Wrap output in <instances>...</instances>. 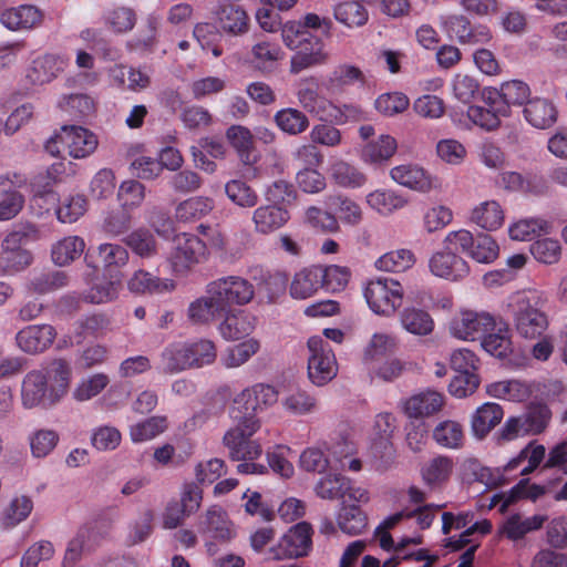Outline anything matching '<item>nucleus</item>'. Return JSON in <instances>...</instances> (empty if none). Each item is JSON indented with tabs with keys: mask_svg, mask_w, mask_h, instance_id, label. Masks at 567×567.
<instances>
[{
	"mask_svg": "<svg viewBox=\"0 0 567 567\" xmlns=\"http://www.w3.org/2000/svg\"><path fill=\"white\" fill-rule=\"evenodd\" d=\"M547 297L538 290L517 292L509 303L517 332L526 339H536L548 328V319L543 311Z\"/></svg>",
	"mask_w": 567,
	"mask_h": 567,
	"instance_id": "1",
	"label": "nucleus"
},
{
	"mask_svg": "<svg viewBox=\"0 0 567 567\" xmlns=\"http://www.w3.org/2000/svg\"><path fill=\"white\" fill-rule=\"evenodd\" d=\"M40 239V230L32 224H27L9 233L1 243L0 269L4 274H16L28 268L33 261V255L24 246Z\"/></svg>",
	"mask_w": 567,
	"mask_h": 567,
	"instance_id": "2",
	"label": "nucleus"
},
{
	"mask_svg": "<svg viewBox=\"0 0 567 567\" xmlns=\"http://www.w3.org/2000/svg\"><path fill=\"white\" fill-rule=\"evenodd\" d=\"M363 296L375 315L391 317L402 305L404 289L393 278L378 277L368 281Z\"/></svg>",
	"mask_w": 567,
	"mask_h": 567,
	"instance_id": "3",
	"label": "nucleus"
},
{
	"mask_svg": "<svg viewBox=\"0 0 567 567\" xmlns=\"http://www.w3.org/2000/svg\"><path fill=\"white\" fill-rule=\"evenodd\" d=\"M237 424L229 429L223 437V444L228 450L229 457L234 461H252L258 458L262 449L258 441L250 437L260 427L256 417H248L246 421H235Z\"/></svg>",
	"mask_w": 567,
	"mask_h": 567,
	"instance_id": "4",
	"label": "nucleus"
},
{
	"mask_svg": "<svg viewBox=\"0 0 567 567\" xmlns=\"http://www.w3.org/2000/svg\"><path fill=\"white\" fill-rule=\"evenodd\" d=\"M206 257V243L196 235L177 234L172 241L167 262L175 275L185 276Z\"/></svg>",
	"mask_w": 567,
	"mask_h": 567,
	"instance_id": "5",
	"label": "nucleus"
},
{
	"mask_svg": "<svg viewBox=\"0 0 567 567\" xmlns=\"http://www.w3.org/2000/svg\"><path fill=\"white\" fill-rule=\"evenodd\" d=\"M215 29L219 33L240 35L249 32L250 18L246 10L237 4L225 2L219 3L214 11ZM214 25L207 22L197 23L194 28V35L213 33Z\"/></svg>",
	"mask_w": 567,
	"mask_h": 567,
	"instance_id": "6",
	"label": "nucleus"
},
{
	"mask_svg": "<svg viewBox=\"0 0 567 567\" xmlns=\"http://www.w3.org/2000/svg\"><path fill=\"white\" fill-rule=\"evenodd\" d=\"M308 378L317 386H322L336 378L337 359L329 342L313 336L308 340Z\"/></svg>",
	"mask_w": 567,
	"mask_h": 567,
	"instance_id": "7",
	"label": "nucleus"
},
{
	"mask_svg": "<svg viewBox=\"0 0 567 567\" xmlns=\"http://www.w3.org/2000/svg\"><path fill=\"white\" fill-rule=\"evenodd\" d=\"M494 330H496V319L485 311L462 310L450 322L451 334L464 341L481 339Z\"/></svg>",
	"mask_w": 567,
	"mask_h": 567,
	"instance_id": "8",
	"label": "nucleus"
},
{
	"mask_svg": "<svg viewBox=\"0 0 567 567\" xmlns=\"http://www.w3.org/2000/svg\"><path fill=\"white\" fill-rule=\"evenodd\" d=\"M311 536L312 528L309 523L296 524L269 549L270 558L285 560L307 556L312 547Z\"/></svg>",
	"mask_w": 567,
	"mask_h": 567,
	"instance_id": "9",
	"label": "nucleus"
},
{
	"mask_svg": "<svg viewBox=\"0 0 567 567\" xmlns=\"http://www.w3.org/2000/svg\"><path fill=\"white\" fill-rule=\"evenodd\" d=\"M206 292L216 297L226 312L231 305H246L255 296L254 286L245 278L228 276L209 282Z\"/></svg>",
	"mask_w": 567,
	"mask_h": 567,
	"instance_id": "10",
	"label": "nucleus"
},
{
	"mask_svg": "<svg viewBox=\"0 0 567 567\" xmlns=\"http://www.w3.org/2000/svg\"><path fill=\"white\" fill-rule=\"evenodd\" d=\"M286 45L295 51L291 58L292 73L323 63L328 58L321 38H285Z\"/></svg>",
	"mask_w": 567,
	"mask_h": 567,
	"instance_id": "11",
	"label": "nucleus"
},
{
	"mask_svg": "<svg viewBox=\"0 0 567 567\" xmlns=\"http://www.w3.org/2000/svg\"><path fill=\"white\" fill-rule=\"evenodd\" d=\"M44 377L45 385L49 390V402L59 403L69 392L72 368L69 361L62 358L49 360L38 369Z\"/></svg>",
	"mask_w": 567,
	"mask_h": 567,
	"instance_id": "12",
	"label": "nucleus"
},
{
	"mask_svg": "<svg viewBox=\"0 0 567 567\" xmlns=\"http://www.w3.org/2000/svg\"><path fill=\"white\" fill-rule=\"evenodd\" d=\"M25 184V178L17 173L0 177V221L9 220L22 209L24 198L18 190Z\"/></svg>",
	"mask_w": 567,
	"mask_h": 567,
	"instance_id": "13",
	"label": "nucleus"
},
{
	"mask_svg": "<svg viewBox=\"0 0 567 567\" xmlns=\"http://www.w3.org/2000/svg\"><path fill=\"white\" fill-rule=\"evenodd\" d=\"M429 268L435 277L451 281L462 280L470 274L467 261L445 247L431 256Z\"/></svg>",
	"mask_w": 567,
	"mask_h": 567,
	"instance_id": "14",
	"label": "nucleus"
},
{
	"mask_svg": "<svg viewBox=\"0 0 567 567\" xmlns=\"http://www.w3.org/2000/svg\"><path fill=\"white\" fill-rule=\"evenodd\" d=\"M498 184L508 192L540 196L547 192L546 179L536 173L525 174L515 171H505L498 176Z\"/></svg>",
	"mask_w": 567,
	"mask_h": 567,
	"instance_id": "15",
	"label": "nucleus"
},
{
	"mask_svg": "<svg viewBox=\"0 0 567 567\" xmlns=\"http://www.w3.org/2000/svg\"><path fill=\"white\" fill-rule=\"evenodd\" d=\"M55 336V330L50 324H31L17 333L16 342L23 352L35 354L50 348Z\"/></svg>",
	"mask_w": 567,
	"mask_h": 567,
	"instance_id": "16",
	"label": "nucleus"
},
{
	"mask_svg": "<svg viewBox=\"0 0 567 567\" xmlns=\"http://www.w3.org/2000/svg\"><path fill=\"white\" fill-rule=\"evenodd\" d=\"M60 138L65 144L69 155L73 158H84L91 155L97 146L96 136L82 126H62Z\"/></svg>",
	"mask_w": 567,
	"mask_h": 567,
	"instance_id": "17",
	"label": "nucleus"
},
{
	"mask_svg": "<svg viewBox=\"0 0 567 567\" xmlns=\"http://www.w3.org/2000/svg\"><path fill=\"white\" fill-rule=\"evenodd\" d=\"M68 65V59L58 54H44L32 61L25 73L32 85H43L55 79Z\"/></svg>",
	"mask_w": 567,
	"mask_h": 567,
	"instance_id": "18",
	"label": "nucleus"
},
{
	"mask_svg": "<svg viewBox=\"0 0 567 567\" xmlns=\"http://www.w3.org/2000/svg\"><path fill=\"white\" fill-rule=\"evenodd\" d=\"M198 532L204 536L223 542L230 540L235 535L233 524L228 519L227 513L216 505L209 507L206 513L200 516Z\"/></svg>",
	"mask_w": 567,
	"mask_h": 567,
	"instance_id": "19",
	"label": "nucleus"
},
{
	"mask_svg": "<svg viewBox=\"0 0 567 567\" xmlns=\"http://www.w3.org/2000/svg\"><path fill=\"white\" fill-rule=\"evenodd\" d=\"M44 18L41 9L33 4H21L1 13V23L10 31H29L39 27Z\"/></svg>",
	"mask_w": 567,
	"mask_h": 567,
	"instance_id": "20",
	"label": "nucleus"
},
{
	"mask_svg": "<svg viewBox=\"0 0 567 567\" xmlns=\"http://www.w3.org/2000/svg\"><path fill=\"white\" fill-rule=\"evenodd\" d=\"M390 176L399 185L419 193H429L436 187L435 179L422 167L413 164L393 167Z\"/></svg>",
	"mask_w": 567,
	"mask_h": 567,
	"instance_id": "21",
	"label": "nucleus"
},
{
	"mask_svg": "<svg viewBox=\"0 0 567 567\" xmlns=\"http://www.w3.org/2000/svg\"><path fill=\"white\" fill-rule=\"evenodd\" d=\"M21 400L24 408L53 406L49 402V390L44 382V377L38 369L29 371L22 381Z\"/></svg>",
	"mask_w": 567,
	"mask_h": 567,
	"instance_id": "22",
	"label": "nucleus"
},
{
	"mask_svg": "<svg viewBox=\"0 0 567 567\" xmlns=\"http://www.w3.org/2000/svg\"><path fill=\"white\" fill-rule=\"evenodd\" d=\"M289 219L290 215L287 209L272 204L257 207L251 217L255 231L262 235H268L280 229Z\"/></svg>",
	"mask_w": 567,
	"mask_h": 567,
	"instance_id": "23",
	"label": "nucleus"
},
{
	"mask_svg": "<svg viewBox=\"0 0 567 567\" xmlns=\"http://www.w3.org/2000/svg\"><path fill=\"white\" fill-rule=\"evenodd\" d=\"M525 120L535 128L546 130L557 122L558 111L548 100L535 97L523 110Z\"/></svg>",
	"mask_w": 567,
	"mask_h": 567,
	"instance_id": "24",
	"label": "nucleus"
},
{
	"mask_svg": "<svg viewBox=\"0 0 567 567\" xmlns=\"http://www.w3.org/2000/svg\"><path fill=\"white\" fill-rule=\"evenodd\" d=\"M319 83L315 78H307L300 81L297 96L300 105L309 113L324 118L331 104L330 101L318 93Z\"/></svg>",
	"mask_w": 567,
	"mask_h": 567,
	"instance_id": "25",
	"label": "nucleus"
},
{
	"mask_svg": "<svg viewBox=\"0 0 567 567\" xmlns=\"http://www.w3.org/2000/svg\"><path fill=\"white\" fill-rule=\"evenodd\" d=\"M488 109L472 105L467 110L468 118L477 126L493 131L501 124V116H509V110L506 104H498L496 99L487 97Z\"/></svg>",
	"mask_w": 567,
	"mask_h": 567,
	"instance_id": "26",
	"label": "nucleus"
},
{
	"mask_svg": "<svg viewBox=\"0 0 567 567\" xmlns=\"http://www.w3.org/2000/svg\"><path fill=\"white\" fill-rule=\"evenodd\" d=\"M326 207L333 212L338 221L348 226H358L363 219L362 208L358 203L343 195H329L324 199Z\"/></svg>",
	"mask_w": 567,
	"mask_h": 567,
	"instance_id": "27",
	"label": "nucleus"
},
{
	"mask_svg": "<svg viewBox=\"0 0 567 567\" xmlns=\"http://www.w3.org/2000/svg\"><path fill=\"white\" fill-rule=\"evenodd\" d=\"M453 470L454 462L452 457L437 455L421 467V477L426 486L437 488L450 480Z\"/></svg>",
	"mask_w": 567,
	"mask_h": 567,
	"instance_id": "28",
	"label": "nucleus"
},
{
	"mask_svg": "<svg viewBox=\"0 0 567 567\" xmlns=\"http://www.w3.org/2000/svg\"><path fill=\"white\" fill-rule=\"evenodd\" d=\"M321 288V266H311L297 272L290 285L295 299H307Z\"/></svg>",
	"mask_w": 567,
	"mask_h": 567,
	"instance_id": "29",
	"label": "nucleus"
},
{
	"mask_svg": "<svg viewBox=\"0 0 567 567\" xmlns=\"http://www.w3.org/2000/svg\"><path fill=\"white\" fill-rule=\"evenodd\" d=\"M443 404L444 398L440 392L426 390L405 402V412L410 417L427 416L439 412Z\"/></svg>",
	"mask_w": 567,
	"mask_h": 567,
	"instance_id": "30",
	"label": "nucleus"
},
{
	"mask_svg": "<svg viewBox=\"0 0 567 567\" xmlns=\"http://www.w3.org/2000/svg\"><path fill=\"white\" fill-rule=\"evenodd\" d=\"M471 220L481 228L493 231L503 226L505 215L499 203L492 199L475 206L471 214Z\"/></svg>",
	"mask_w": 567,
	"mask_h": 567,
	"instance_id": "31",
	"label": "nucleus"
},
{
	"mask_svg": "<svg viewBox=\"0 0 567 567\" xmlns=\"http://www.w3.org/2000/svg\"><path fill=\"white\" fill-rule=\"evenodd\" d=\"M128 289L136 293H164L175 289V282L168 278H158L145 270H137L128 280Z\"/></svg>",
	"mask_w": 567,
	"mask_h": 567,
	"instance_id": "32",
	"label": "nucleus"
},
{
	"mask_svg": "<svg viewBox=\"0 0 567 567\" xmlns=\"http://www.w3.org/2000/svg\"><path fill=\"white\" fill-rule=\"evenodd\" d=\"M547 517L545 515H533L523 517L519 514L511 515L506 518L501 527V533L508 539L517 540L523 538L527 533L539 529Z\"/></svg>",
	"mask_w": 567,
	"mask_h": 567,
	"instance_id": "33",
	"label": "nucleus"
},
{
	"mask_svg": "<svg viewBox=\"0 0 567 567\" xmlns=\"http://www.w3.org/2000/svg\"><path fill=\"white\" fill-rule=\"evenodd\" d=\"M214 200L205 196H194L181 202L175 209V218L182 223L197 221L212 213Z\"/></svg>",
	"mask_w": 567,
	"mask_h": 567,
	"instance_id": "34",
	"label": "nucleus"
},
{
	"mask_svg": "<svg viewBox=\"0 0 567 567\" xmlns=\"http://www.w3.org/2000/svg\"><path fill=\"white\" fill-rule=\"evenodd\" d=\"M399 318L402 328L414 336L424 337L434 329L432 317L423 309L406 307L400 312Z\"/></svg>",
	"mask_w": 567,
	"mask_h": 567,
	"instance_id": "35",
	"label": "nucleus"
},
{
	"mask_svg": "<svg viewBox=\"0 0 567 567\" xmlns=\"http://www.w3.org/2000/svg\"><path fill=\"white\" fill-rule=\"evenodd\" d=\"M255 328V319L246 311L231 312L219 324L221 336L227 340H239Z\"/></svg>",
	"mask_w": 567,
	"mask_h": 567,
	"instance_id": "36",
	"label": "nucleus"
},
{
	"mask_svg": "<svg viewBox=\"0 0 567 567\" xmlns=\"http://www.w3.org/2000/svg\"><path fill=\"white\" fill-rule=\"evenodd\" d=\"M504 412L497 403H484L472 417V431L475 436L484 437L503 419Z\"/></svg>",
	"mask_w": 567,
	"mask_h": 567,
	"instance_id": "37",
	"label": "nucleus"
},
{
	"mask_svg": "<svg viewBox=\"0 0 567 567\" xmlns=\"http://www.w3.org/2000/svg\"><path fill=\"white\" fill-rule=\"evenodd\" d=\"M224 313L225 311L216 297L207 292L204 297L193 301L187 311L188 319L193 323H208Z\"/></svg>",
	"mask_w": 567,
	"mask_h": 567,
	"instance_id": "38",
	"label": "nucleus"
},
{
	"mask_svg": "<svg viewBox=\"0 0 567 567\" xmlns=\"http://www.w3.org/2000/svg\"><path fill=\"white\" fill-rule=\"evenodd\" d=\"M122 284L118 271L111 274L107 280L94 282L83 295L87 302L100 305L117 298Z\"/></svg>",
	"mask_w": 567,
	"mask_h": 567,
	"instance_id": "39",
	"label": "nucleus"
},
{
	"mask_svg": "<svg viewBox=\"0 0 567 567\" xmlns=\"http://www.w3.org/2000/svg\"><path fill=\"white\" fill-rule=\"evenodd\" d=\"M258 411H262L256 393L255 385L244 389L238 393L230 405L229 414L234 421H246L255 417Z\"/></svg>",
	"mask_w": 567,
	"mask_h": 567,
	"instance_id": "40",
	"label": "nucleus"
},
{
	"mask_svg": "<svg viewBox=\"0 0 567 567\" xmlns=\"http://www.w3.org/2000/svg\"><path fill=\"white\" fill-rule=\"evenodd\" d=\"M85 241L79 236H68L51 248L52 261L58 266H66L78 259L84 251Z\"/></svg>",
	"mask_w": 567,
	"mask_h": 567,
	"instance_id": "41",
	"label": "nucleus"
},
{
	"mask_svg": "<svg viewBox=\"0 0 567 567\" xmlns=\"http://www.w3.org/2000/svg\"><path fill=\"white\" fill-rule=\"evenodd\" d=\"M367 204L383 216H389L406 206L408 199L394 190L377 189L367 195Z\"/></svg>",
	"mask_w": 567,
	"mask_h": 567,
	"instance_id": "42",
	"label": "nucleus"
},
{
	"mask_svg": "<svg viewBox=\"0 0 567 567\" xmlns=\"http://www.w3.org/2000/svg\"><path fill=\"white\" fill-rule=\"evenodd\" d=\"M432 437L441 447L458 450L465 441L463 426L453 420L440 422L433 430Z\"/></svg>",
	"mask_w": 567,
	"mask_h": 567,
	"instance_id": "43",
	"label": "nucleus"
},
{
	"mask_svg": "<svg viewBox=\"0 0 567 567\" xmlns=\"http://www.w3.org/2000/svg\"><path fill=\"white\" fill-rule=\"evenodd\" d=\"M226 136L244 164L251 165L257 162V155L254 152V136L248 128L239 125L230 126Z\"/></svg>",
	"mask_w": 567,
	"mask_h": 567,
	"instance_id": "44",
	"label": "nucleus"
},
{
	"mask_svg": "<svg viewBox=\"0 0 567 567\" xmlns=\"http://www.w3.org/2000/svg\"><path fill=\"white\" fill-rule=\"evenodd\" d=\"M550 230L549 221L540 217H532L513 223L508 228V234L513 240L525 241L542 234H549Z\"/></svg>",
	"mask_w": 567,
	"mask_h": 567,
	"instance_id": "45",
	"label": "nucleus"
},
{
	"mask_svg": "<svg viewBox=\"0 0 567 567\" xmlns=\"http://www.w3.org/2000/svg\"><path fill=\"white\" fill-rule=\"evenodd\" d=\"M330 176L334 184L343 188H359L367 182V176L358 167L342 159L331 165Z\"/></svg>",
	"mask_w": 567,
	"mask_h": 567,
	"instance_id": "46",
	"label": "nucleus"
},
{
	"mask_svg": "<svg viewBox=\"0 0 567 567\" xmlns=\"http://www.w3.org/2000/svg\"><path fill=\"white\" fill-rule=\"evenodd\" d=\"M357 82H365L363 72L354 65L341 64L328 75L324 86L329 92H341L346 86Z\"/></svg>",
	"mask_w": 567,
	"mask_h": 567,
	"instance_id": "47",
	"label": "nucleus"
},
{
	"mask_svg": "<svg viewBox=\"0 0 567 567\" xmlns=\"http://www.w3.org/2000/svg\"><path fill=\"white\" fill-rule=\"evenodd\" d=\"M333 14L338 22L349 29L362 27L369 20V13L365 7L355 1L339 2L333 9Z\"/></svg>",
	"mask_w": 567,
	"mask_h": 567,
	"instance_id": "48",
	"label": "nucleus"
},
{
	"mask_svg": "<svg viewBox=\"0 0 567 567\" xmlns=\"http://www.w3.org/2000/svg\"><path fill=\"white\" fill-rule=\"evenodd\" d=\"M281 405L289 414L300 416L316 412L318 402L317 399L307 391L296 389L282 398Z\"/></svg>",
	"mask_w": 567,
	"mask_h": 567,
	"instance_id": "49",
	"label": "nucleus"
},
{
	"mask_svg": "<svg viewBox=\"0 0 567 567\" xmlns=\"http://www.w3.org/2000/svg\"><path fill=\"white\" fill-rule=\"evenodd\" d=\"M398 144L394 137L381 135L378 140L367 144L362 151L365 163L379 164L390 159L396 152Z\"/></svg>",
	"mask_w": 567,
	"mask_h": 567,
	"instance_id": "50",
	"label": "nucleus"
},
{
	"mask_svg": "<svg viewBox=\"0 0 567 567\" xmlns=\"http://www.w3.org/2000/svg\"><path fill=\"white\" fill-rule=\"evenodd\" d=\"M415 264V256L409 249H396L379 257L374 266L378 270L386 272H401L410 269Z\"/></svg>",
	"mask_w": 567,
	"mask_h": 567,
	"instance_id": "51",
	"label": "nucleus"
},
{
	"mask_svg": "<svg viewBox=\"0 0 567 567\" xmlns=\"http://www.w3.org/2000/svg\"><path fill=\"white\" fill-rule=\"evenodd\" d=\"M92 529L87 526L79 528L75 536L68 544L62 567H73L85 553H89L92 549Z\"/></svg>",
	"mask_w": 567,
	"mask_h": 567,
	"instance_id": "52",
	"label": "nucleus"
},
{
	"mask_svg": "<svg viewBox=\"0 0 567 567\" xmlns=\"http://www.w3.org/2000/svg\"><path fill=\"white\" fill-rule=\"evenodd\" d=\"M501 101L498 104H506L511 111V105L522 106L530 101V87L520 80H512L501 84L499 91L496 92Z\"/></svg>",
	"mask_w": 567,
	"mask_h": 567,
	"instance_id": "53",
	"label": "nucleus"
},
{
	"mask_svg": "<svg viewBox=\"0 0 567 567\" xmlns=\"http://www.w3.org/2000/svg\"><path fill=\"white\" fill-rule=\"evenodd\" d=\"M486 391L491 396L516 402L526 400L530 394L528 385L518 380L494 382L487 385Z\"/></svg>",
	"mask_w": 567,
	"mask_h": 567,
	"instance_id": "54",
	"label": "nucleus"
},
{
	"mask_svg": "<svg viewBox=\"0 0 567 567\" xmlns=\"http://www.w3.org/2000/svg\"><path fill=\"white\" fill-rule=\"evenodd\" d=\"M545 454L546 450L544 445L529 443L518 453L517 456L508 461L505 470L513 471L517 468L525 460H528V465L520 472L522 475H528L534 472L544 461Z\"/></svg>",
	"mask_w": 567,
	"mask_h": 567,
	"instance_id": "55",
	"label": "nucleus"
},
{
	"mask_svg": "<svg viewBox=\"0 0 567 567\" xmlns=\"http://www.w3.org/2000/svg\"><path fill=\"white\" fill-rule=\"evenodd\" d=\"M255 279L258 280V295L268 302H272L286 289L287 278L280 272L261 271L259 278Z\"/></svg>",
	"mask_w": 567,
	"mask_h": 567,
	"instance_id": "56",
	"label": "nucleus"
},
{
	"mask_svg": "<svg viewBox=\"0 0 567 567\" xmlns=\"http://www.w3.org/2000/svg\"><path fill=\"white\" fill-rule=\"evenodd\" d=\"M350 489V481L339 474L321 477L315 486L316 494L322 499L344 497Z\"/></svg>",
	"mask_w": 567,
	"mask_h": 567,
	"instance_id": "57",
	"label": "nucleus"
},
{
	"mask_svg": "<svg viewBox=\"0 0 567 567\" xmlns=\"http://www.w3.org/2000/svg\"><path fill=\"white\" fill-rule=\"evenodd\" d=\"M125 244L142 258H151L157 254V241L154 235L145 228H138L127 235Z\"/></svg>",
	"mask_w": 567,
	"mask_h": 567,
	"instance_id": "58",
	"label": "nucleus"
},
{
	"mask_svg": "<svg viewBox=\"0 0 567 567\" xmlns=\"http://www.w3.org/2000/svg\"><path fill=\"white\" fill-rule=\"evenodd\" d=\"M228 199L241 208H251L258 203L257 193L244 181L231 179L225 184Z\"/></svg>",
	"mask_w": 567,
	"mask_h": 567,
	"instance_id": "59",
	"label": "nucleus"
},
{
	"mask_svg": "<svg viewBox=\"0 0 567 567\" xmlns=\"http://www.w3.org/2000/svg\"><path fill=\"white\" fill-rule=\"evenodd\" d=\"M33 509V502L25 495L14 497L3 512L2 525L12 528L27 519Z\"/></svg>",
	"mask_w": 567,
	"mask_h": 567,
	"instance_id": "60",
	"label": "nucleus"
},
{
	"mask_svg": "<svg viewBox=\"0 0 567 567\" xmlns=\"http://www.w3.org/2000/svg\"><path fill=\"white\" fill-rule=\"evenodd\" d=\"M277 125L290 135H298L309 126L308 117L297 109H284L275 115Z\"/></svg>",
	"mask_w": 567,
	"mask_h": 567,
	"instance_id": "61",
	"label": "nucleus"
},
{
	"mask_svg": "<svg viewBox=\"0 0 567 567\" xmlns=\"http://www.w3.org/2000/svg\"><path fill=\"white\" fill-rule=\"evenodd\" d=\"M164 370L169 373L190 369L187 343H176L166 348L162 353Z\"/></svg>",
	"mask_w": 567,
	"mask_h": 567,
	"instance_id": "62",
	"label": "nucleus"
},
{
	"mask_svg": "<svg viewBox=\"0 0 567 567\" xmlns=\"http://www.w3.org/2000/svg\"><path fill=\"white\" fill-rule=\"evenodd\" d=\"M529 251L538 262L554 265L561 257V245L557 239L542 238L530 245Z\"/></svg>",
	"mask_w": 567,
	"mask_h": 567,
	"instance_id": "63",
	"label": "nucleus"
},
{
	"mask_svg": "<svg viewBox=\"0 0 567 567\" xmlns=\"http://www.w3.org/2000/svg\"><path fill=\"white\" fill-rule=\"evenodd\" d=\"M104 23L116 33L130 32L136 22L135 12L131 8L117 7L104 13Z\"/></svg>",
	"mask_w": 567,
	"mask_h": 567,
	"instance_id": "64",
	"label": "nucleus"
}]
</instances>
